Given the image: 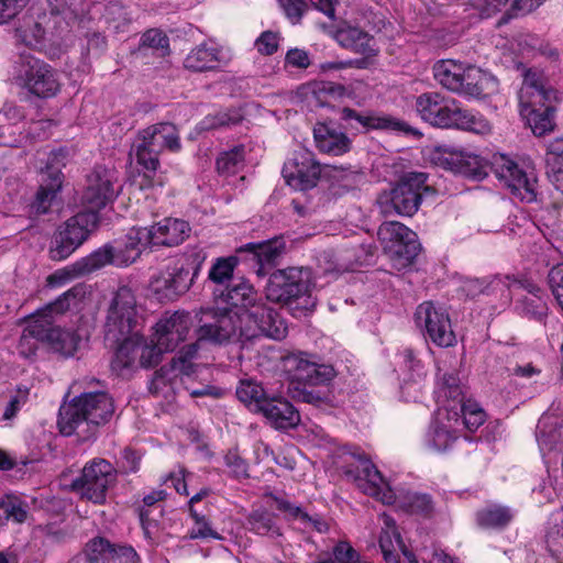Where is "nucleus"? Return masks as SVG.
Segmentation results:
<instances>
[{"label": "nucleus", "mask_w": 563, "mask_h": 563, "mask_svg": "<svg viewBox=\"0 0 563 563\" xmlns=\"http://www.w3.org/2000/svg\"><path fill=\"white\" fill-rule=\"evenodd\" d=\"M220 297L222 298V301L231 306V308L223 310H201L202 317L199 319L201 324L206 321H210V314L212 313H244V310H247L260 299V296L253 285L243 278L234 279L224 291L220 292Z\"/></svg>", "instance_id": "obj_20"}, {"label": "nucleus", "mask_w": 563, "mask_h": 563, "mask_svg": "<svg viewBox=\"0 0 563 563\" xmlns=\"http://www.w3.org/2000/svg\"><path fill=\"white\" fill-rule=\"evenodd\" d=\"M190 517L194 520V526L189 529L187 538L190 540L197 539H216L221 540L222 537L211 528L210 521L206 516L200 515L194 507L189 509Z\"/></svg>", "instance_id": "obj_54"}, {"label": "nucleus", "mask_w": 563, "mask_h": 563, "mask_svg": "<svg viewBox=\"0 0 563 563\" xmlns=\"http://www.w3.org/2000/svg\"><path fill=\"white\" fill-rule=\"evenodd\" d=\"M53 14L64 15L65 20H75L84 12L82 0H53L49 1Z\"/></svg>", "instance_id": "obj_61"}, {"label": "nucleus", "mask_w": 563, "mask_h": 563, "mask_svg": "<svg viewBox=\"0 0 563 563\" xmlns=\"http://www.w3.org/2000/svg\"><path fill=\"white\" fill-rule=\"evenodd\" d=\"M334 37L342 47L356 53L371 54L374 52L373 37L360 27L351 25L340 27Z\"/></svg>", "instance_id": "obj_34"}, {"label": "nucleus", "mask_w": 563, "mask_h": 563, "mask_svg": "<svg viewBox=\"0 0 563 563\" xmlns=\"http://www.w3.org/2000/svg\"><path fill=\"white\" fill-rule=\"evenodd\" d=\"M438 386L440 397L443 398L440 415H442V411H444V405L454 404L455 401L461 402L463 399H465L462 387L460 385V379L454 373H441V369L439 368Z\"/></svg>", "instance_id": "obj_39"}, {"label": "nucleus", "mask_w": 563, "mask_h": 563, "mask_svg": "<svg viewBox=\"0 0 563 563\" xmlns=\"http://www.w3.org/2000/svg\"><path fill=\"white\" fill-rule=\"evenodd\" d=\"M291 362H294V379L307 385L317 386L325 384L335 375L333 366L328 364H318L305 358H294Z\"/></svg>", "instance_id": "obj_30"}, {"label": "nucleus", "mask_w": 563, "mask_h": 563, "mask_svg": "<svg viewBox=\"0 0 563 563\" xmlns=\"http://www.w3.org/2000/svg\"><path fill=\"white\" fill-rule=\"evenodd\" d=\"M258 412H262L277 429L294 428L300 421V416L295 407L283 398L267 397Z\"/></svg>", "instance_id": "obj_28"}, {"label": "nucleus", "mask_w": 563, "mask_h": 563, "mask_svg": "<svg viewBox=\"0 0 563 563\" xmlns=\"http://www.w3.org/2000/svg\"><path fill=\"white\" fill-rule=\"evenodd\" d=\"M236 264L234 257H221L211 266L208 277L209 279L221 286L233 278V271Z\"/></svg>", "instance_id": "obj_56"}, {"label": "nucleus", "mask_w": 563, "mask_h": 563, "mask_svg": "<svg viewBox=\"0 0 563 563\" xmlns=\"http://www.w3.org/2000/svg\"><path fill=\"white\" fill-rule=\"evenodd\" d=\"M143 47L153 48L163 57L169 54V40L163 31L151 29L141 37L140 48Z\"/></svg>", "instance_id": "obj_57"}, {"label": "nucleus", "mask_w": 563, "mask_h": 563, "mask_svg": "<svg viewBox=\"0 0 563 563\" xmlns=\"http://www.w3.org/2000/svg\"><path fill=\"white\" fill-rule=\"evenodd\" d=\"M121 340L122 343L119 345L111 362L112 369L118 374H123L125 369H132L139 366L136 335L133 333Z\"/></svg>", "instance_id": "obj_36"}, {"label": "nucleus", "mask_w": 563, "mask_h": 563, "mask_svg": "<svg viewBox=\"0 0 563 563\" xmlns=\"http://www.w3.org/2000/svg\"><path fill=\"white\" fill-rule=\"evenodd\" d=\"M45 30L40 21L33 15H25L15 29L18 41L29 47H35L44 38Z\"/></svg>", "instance_id": "obj_44"}, {"label": "nucleus", "mask_w": 563, "mask_h": 563, "mask_svg": "<svg viewBox=\"0 0 563 563\" xmlns=\"http://www.w3.org/2000/svg\"><path fill=\"white\" fill-rule=\"evenodd\" d=\"M516 309L520 314L537 321H542L548 316L549 310L540 294L523 296L517 301Z\"/></svg>", "instance_id": "obj_48"}, {"label": "nucleus", "mask_w": 563, "mask_h": 563, "mask_svg": "<svg viewBox=\"0 0 563 563\" xmlns=\"http://www.w3.org/2000/svg\"><path fill=\"white\" fill-rule=\"evenodd\" d=\"M342 472L364 494L373 496L386 505L396 501L394 492L388 487L380 472L368 459L361 455H352V461L342 466Z\"/></svg>", "instance_id": "obj_14"}, {"label": "nucleus", "mask_w": 563, "mask_h": 563, "mask_svg": "<svg viewBox=\"0 0 563 563\" xmlns=\"http://www.w3.org/2000/svg\"><path fill=\"white\" fill-rule=\"evenodd\" d=\"M312 272L305 267H288L271 274L266 298L296 310H309L316 306L311 295Z\"/></svg>", "instance_id": "obj_6"}, {"label": "nucleus", "mask_w": 563, "mask_h": 563, "mask_svg": "<svg viewBox=\"0 0 563 563\" xmlns=\"http://www.w3.org/2000/svg\"><path fill=\"white\" fill-rule=\"evenodd\" d=\"M153 245L175 246L183 243L190 232L189 223L174 218H165L148 228Z\"/></svg>", "instance_id": "obj_26"}, {"label": "nucleus", "mask_w": 563, "mask_h": 563, "mask_svg": "<svg viewBox=\"0 0 563 563\" xmlns=\"http://www.w3.org/2000/svg\"><path fill=\"white\" fill-rule=\"evenodd\" d=\"M166 497L165 490H153L143 498V506L140 508V520L145 538L155 543L159 537V519L163 516V508L159 505Z\"/></svg>", "instance_id": "obj_25"}, {"label": "nucleus", "mask_w": 563, "mask_h": 563, "mask_svg": "<svg viewBox=\"0 0 563 563\" xmlns=\"http://www.w3.org/2000/svg\"><path fill=\"white\" fill-rule=\"evenodd\" d=\"M317 147L330 155H342L350 151L351 141L341 131L325 123H318L313 129Z\"/></svg>", "instance_id": "obj_31"}, {"label": "nucleus", "mask_w": 563, "mask_h": 563, "mask_svg": "<svg viewBox=\"0 0 563 563\" xmlns=\"http://www.w3.org/2000/svg\"><path fill=\"white\" fill-rule=\"evenodd\" d=\"M445 419L461 424L470 432L476 431L486 420L483 408L472 399H463L461 402L444 405Z\"/></svg>", "instance_id": "obj_24"}, {"label": "nucleus", "mask_w": 563, "mask_h": 563, "mask_svg": "<svg viewBox=\"0 0 563 563\" xmlns=\"http://www.w3.org/2000/svg\"><path fill=\"white\" fill-rule=\"evenodd\" d=\"M555 520L560 523L556 526L555 532L548 537V549L552 558L558 563H563V507L554 512Z\"/></svg>", "instance_id": "obj_59"}, {"label": "nucleus", "mask_w": 563, "mask_h": 563, "mask_svg": "<svg viewBox=\"0 0 563 563\" xmlns=\"http://www.w3.org/2000/svg\"><path fill=\"white\" fill-rule=\"evenodd\" d=\"M80 338L70 330L55 328L47 341L51 349L65 357L73 356L78 349Z\"/></svg>", "instance_id": "obj_46"}, {"label": "nucleus", "mask_w": 563, "mask_h": 563, "mask_svg": "<svg viewBox=\"0 0 563 563\" xmlns=\"http://www.w3.org/2000/svg\"><path fill=\"white\" fill-rule=\"evenodd\" d=\"M236 397L251 410L258 412L268 396L261 384L252 379H242L236 387Z\"/></svg>", "instance_id": "obj_42"}, {"label": "nucleus", "mask_w": 563, "mask_h": 563, "mask_svg": "<svg viewBox=\"0 0 563 563\" xmlns=\"http://www.w3.org/2000/svg\"><path fill=\"white\" fill-rule=\"evenodd\" d=\"M520 111L555 104L556 90L549 84L543 71L538 68H523L522 85L518 92Z\"/></svg>", "instance_id": "obj_17"}, {"label": "nucleus", "mask_w": 563, "mask_h": 563, "mask_svg": "<svg viewBox=\"0 0 563 563\" xmlns=\"http://www.w3.org/2000/svg\"><path fill=\"white\" fill-rule=\"evenodd\" d=\"M545 162L550 181L563 194V139L554 140L549 144Z\"/></svg>", "instance_id": "obj_38"}, {"label": "nucleus", "mask_w": 563, "mask_h": 563, "mask_svg": "<svg viewBox=\"0 0 563 563\" xmlns=\"http://www.w3.org/2000/svg\"><path fill=\"white\" fill-rule=\"evenodd\" d=\"M493 165L496 177L516 198L525 202L537 200L538 180L533 167L519 165L505 155L495 157Z\"/></svg>", "instance_id": "obj_13"}, {"label": "nucleus", "mask_w": 563, "mask_h": 563, "mask_svg": "<svg viewBox=\"0 0 563 563\" xmlns=\"http://www.w3.org/2000/svg\"><path fill=\"white\" fill-rule=\"evenodd\" d=\"M136 297L129 286L119 287L109 300L104 322L108 340L119 342L136 332L139 327Z\"/></svg>", "instance_id": "obj_9"}, {"label": "nucleus", "mask_w": 563, "mask_h": 563, "mask_svg": "<svg viewBox=\"0 0 563 563\" xmlns=\"http://www.w3.org/2000/svg\"><path fill=\"white\" fill-rule=\"evenodd\" d=\"M197 350V343L189 344L181 350L180 355L174 358L170 364L157 369L150 383V391L154 396L167 400L173 398L180 380V374L189 375L191 373L192 364L190 360L196 355Z\"/></svg>", "instance_id": "obj_16"}, {"label": "nucleus", "mask_w": 563, "mask_h": 563, "mask_svg": "<svg viewBox=\"0 0 563 563\" xmlns=\"http://www.w3.org/2000/svg\"><path fill=\"white\" fill-rule=\"evenodd\" d=\"M192 325L190 313L176 311L173 314L165 316L155 325V336L157 342L173 351L180 342L185 341Z\"/></svg>", "instance_id": "obj_21"}, {"label": "nucleus", "mask_w": 563, "mask_h": 563, "mask_svg": "<svg viewBox=\"0 0 563 563\" xmlns=\"http://www.w3.org/2000/svg\"><path fill=\"white\" fill-rule=\"evenodd\" d=\"M221 51L214 43H202L191 49L185 58V67L194 71H206L219 67Z\"/></svg>", "instance_id": "obj_33"}, {"label": "nucleus", "mask_w": 563, "mask_h": 563, "mask_svg": "<svg viewBox=\"0 0 563 563\" xmlns=\"http://www.w3.org/2000/svg\"><path fill=\"white\" fill-rule=\"evenodd\" d=\"M516 516V511L504 505H489L476 514L477 523L487 529H503L507 527Z\"/></svg>", "instance_id": "obj_35"}, {"label": "nucleus", "mask_w": 563, "mask_h": 563, "mask_svg": "<svg viewBox=\"0 0 563 563\" xmlns=\"http://www.w3.org/2000/svg\"><path fill=\"white\" fill-rule=\"evenodd\" d=\"M115 257L117 252L114 246L106 244L84 257L80 262H77L75 264V271H77L78 275H84L100 269L109 264L118 266Z\"/></svg>", "instance_id": "obj_37"}, {"label": "nucleus", "mask_w": 563, "mask_h": 563, "mask_svg": "<svg viewBox=\"0 0 563 563\" xmlns=\"http://www.w3.org/2000/svg\"><path fill=\"white\" fill-rule=\"evenodd\" d=\"M85 296V289L82 286H75L71 289L64 292L55 301L48 303L44 311L52 316L53 313H64L71 307H76Z\"/></svg>", "instance_id": "obj_52"}, {"label": "nucleus", "mask_w": 563, "mask_h": 563, "mask_svg": "<svg viewBox=\"0 0 563 563\" xmlns=\"http://www.w3.org/2000/svg\"><path fill=\"white\" fill-rule=\"evenodd\" d=\"M211 320L197 329L198 342L241 343L258 336L282 340L287 334V325L278 312L261 297L244 313H212Z\"/></svg>", "instance_id": "obj_1"}, {"label": "nucleus", "mask_w": 563, "mask_h": 563, "mask_svg": "<svg viewBox=\"0 0 563 563\" xmlns=\"http://www.w3.org/2000/svg\"><path fill=\"white\" fill-rule=\"evenodd\" d=\"M415 322L424 338L437 346L449 347L456 342L448 311L433 301H424L417 307Z\"/></svg>", "instance_id": "obj_15"}, {"label": "nucleus", "mask_w": 563, "mask_h": 563, "mask_svg": "<svg viewBox=\"0 0 563 563\" xmlns=\"http://www.w3.org/2000/svg\"><path fill=\"white\" fill-rule=\"evenodd\" d=\"M320 173V165L314 161L313 154L306 148L296 151L283 168L287 183L299 190L314 187Z\"/></svg>", "instance_id": "obj_19"}, {"label": "nucleus", "mask_w": 563, "mask_h": 563, "mask_svg": "<svg viewBox=\"0 0 563 563\" xmlns=\"http://www.w3.org/2000/svg\"><path fill=\"white\" fill-rule=\"evenodd\" d=\"M14 81L31 95L42 99L56 96L60 89L55 69L33 56H21L14 74Z\"/></svg>", "instance_id": "obj_11"}, {"label": "nucleus", "mask_w": 563, "mask_h": 563, "mask_svg": "<svg viewBox=\"0 0 563 563\" xmlns=\"http://www.w3.org/2000/svg\"><path fill=\"white\" fill-rule=\"evenodd\" d=\"M137 354H139V366L151 367L159 362L161 355L164 352H168V349H162L163 346L157 342L154 335L151 344H148L143 338L137 336Z\"/></svg>", "instance_id": "obj_51"}, {"label": "nucleus", "mask_w": 563, "mask_h": 563, "mask_svg": "<svg viewBox=\"0 0 563 563\" xmlns=\"http://www.w3.org/2000/svg\"><path fill=\"white\" fill-rule=\"evenodd\" d=\"M432 70L439 85L465 98L483 99L498 91L497 78L474 65L442 59Z\"/></svg>", "instance_id": "obj_4"}, {"label": "nucleus", "mask_w": 563, "mask_h": 563, "mask_svg": "<svg viewBox=\"0 0 563 563\" xmlns=\"http://www.w3.org/2000/svg\"><path fill=\"white\" fill-rule=\"evenodd\" d=\"M62 185L63 174L59 169L47 166L45 170H42L41 185L32 205V209L36 214H44L48 211Z\"/></svg>", "instance_id": "obj_29"}, {"label": "nucleus", "mask_w": 563, "mask_h": 563, "mask_svg": "<svg viewBox=\"0 0 563 563\" xmlns=\"http://www.w3.org/2000/svg\"><path fill=\"white\" fill-rule=\"evenodd\" d=\"M377 236L385 254L397 271L409 267L420 253L421 245L416 232L398 221L383 222L378 228Z\"/></svg>", "instance_id": "obj_8"}, {"label": "nucleus", "mask_w": 563, "mask_h": 563, "mask_svg": "<svg viewBox=\"0 0 563 563\" xmlns=\"http://www.w3.org/2000/svg\"><path fill=\"white\" fill-rule=\"evenodd\" d=\"M29 517V506L25 501L15 496L0 498V522L12 521L23 523Z\"/></svg>", "instance_id": "obj_45"}, {"label": "nucleus", "mask_w": 563, "mask_h": 563, "mask_svg": "<svg viewBox=\"0 0 563 563\" xmlns=\"http://www.w3.org/2000/svg\"><path fill=\"white\" fill-rule=\"evenodd\" d=\"M385 525L387 529L383 530L379 536V548L383 554L395 552L396 545L402 548V540L396 529L395 521L390 517H385Z\"/></svg>", "instance_id": "obj_58"}, {"label": "nucleus", "mask_w": 563, "mask_h": 563, "mask_svg": "<svg viewBox=\"0 0 563 563\" xmlns=\"http://www.w3.org/2000/svg\"><path fill=\"white\" fill-rule=\"evenodd\" d=\"M141 558L132 545L113 544L108 563H140Z\"/></svg>", "instance_id": "obj_64"}, {"label": "nucleus", "mask_w": 563, "mask_h": 563, "mask_svg": "<svg viewBox=\"0 0 563 563\" xmlns=\"http://www.w3.org/2000/svg\"><path fill=\"white\" fill-rule=\"evenodd\" d=\"M189 272H162L151 280V288L159 300L173 301L185 294L190 286Z\"/></svg>", "instance_id": "obj_23"}, {"label": "nucleus", "mask_w": 563, "mask_h": 563, "mask_svg": "<svg viewBox=\"0 0 563 563\" xmlns=\"http://www.w3.org/2000/svg\"><path fill=\"white\" fill-rule=\"evenodd\" d=\"M415 110L422 121L434 128L464 130L483 135L492 131L490 122L483 114L463 109L455 99L437 91L419 95Z\"/></svg>", "instance_id": "obj_2"}, {"label": "nucleus", "mask_w": 563, "mask_h": 563, "mask_svg": "<svg viewBox=\"0 0 563 563\" xmlns=\"http://www.w3.org/2000/svg\"><path fill=\"white\" fill-rule=\"evenodd\" d=\"M243 115L240 110L231 109L223 112H218L214 115L205 118L201 122L203 129H217L222 126H231L241 122Z\"/></svg>", "instance_id": "obj_60"}, {"label": "nucleus", "mask_w": 563, "mask_h": 563, "mask_svg": "<svg viewBox=\"0 0 563 563\" xmlns=\"http://www.w3.org/2000/svg\"><path fill=\"white\" fill-rule=\"evenodd\" d=\"M244 249L253 254L258 265L256 274L258 276H265L268 273V268L275 264L276 260L284 252L285 242L282 238H275L261 243H249Z\"/></svg>", "instance_id": "obj_32"}, {"label": "nucleus", "mask_w": 563, "mask_h": 563, "mask_svg": "<svg viewBox=\"0 0 563 563\" xmlns=\"http://www.w3.org/2000/svg\"><path fill=\"white\" fill-rule=\"evenodd\" d=\"M399 498L400 506L410 514L429 516L433 512V501L428 494L408 492Z\"/></svg>", "instance_id": "obj_50"}, {"label": "nucleus", "mask_w": 563, "mask_h": 563, "mask_svg": "<svg viewBox=\"0 0 563 563\" xmlns=\"http://www.w3.org/2000/svg\"><path fill=\"white\" fill-rule=\"evenodd\" d=\"M111 544L107 539L97 537L86 543L84 553L75 556L69 563H108L110 558Z\"/></svg>", "instance_id": "obj_41"}, {"label": "nucleus", "mask_w": 563, "mask_h": 563, "mask_svg": "<svg viewBox=\"0 0 563 563\" xmlns=\"http://www.w3.org/2000/svg\"><path fill=\"white\" fill-rule=\"evenodd\" d=\"M168 150L170 152H179L181 142L177 126L170 122H159L152 124L139 131L132 145V152L135 155L136 163L145 170V185L140 187L154 186L151 180V174H154L159 167V154Z\"/></svg>", "instance_id": "obj_5"}, {"label": "nucleus", "mask_w": 563, "mask_h": 563, "mask_svg": "<svg viewBox=\"0 0 563 563\" xmlns=\"http://www.w3.org/2000/svg\"><path fill=\"white\" fill-rule=\"evenodd\" d=\"M457 431L453 421L437 420L430 428L429 443L435 451H445L457 439Z\"/></svg>", "instance_id": "obj_40"}, {"label": "nucleus", "mask_w": 563, "mask_h": 563, "mask_svg": "<svg viewBox=\"0 0 563 563\" xmlns=\"http://www.w3.org/2000/svg\"><path fill=\"white\" fill-rule=\"evenodd\" d=\"M341 119L347 122L353 129H379L386 125L385 119L361 113L351 108L342 109Z\"/></svg>", "instance_id": "obj_53"}, {"label": "nucleus", "mask_w": 563, "mask_h": 563, "mask_svg": "<svg viewBox=\"0 0 563 563\" xmlns=\"http://www.w3.org/2000/svg\"><path fill=\"white\" fill-rule=\"evenodd\" d=\"M548 284L558 306L563 311V263H559L550 269Z\"/></svg>", "instance_id": "obj_63"}, {"label": "nucleus", "mask_w": 563, "mask_h": 563, "mask_svg": "<svg viewBox=\"0 0 563 563\" xmlns=\"http://www.w3.org/2000/svg\"><path fill=\"white\" fill-rule=\"evenodd\" d=\"M244 165V147L236 146L222 153L217 159V169L224 175L236 174Z\"/></svg>", "instance_id": "obj_55"}, {"label": "nucleus", "mask_w": 563, "mask_h": 563, "mask_svg": "<svg viewBox=\"0 0 563 563\" xmlns=\"http://www.w3.org/2000/svg\"><path fill=\"white\" fill-rule=\"evenodd\" d=\"M554 111L555 107L552 104L543 108L541 107L520 111V113L527 119L532 132L536 135L541 136L553 129Z\"/></svg>", "instance_id": "obj_43"}, {"label": "nucleus", "mask_w": 563, "mask_h": 563, "mask_svg": "<svg viewBox=\"0 0 563 563\" xmlns=\"http://www.w3.org/2000/svg\"><path fill=\"white\" fill-rule=\"evenodd\" d=\"M424 173H407L390 190L383 191L376 200L385 217H412L419 209L423 192L431 191Z\"/></svg>", "instance_id": "obj_7"}, {"label": "nucleus", "mask_w": 563, "mask_h": 563, "mask_svg": "<svg viewBox=\"0 0 563 563\" xmlns=\"http://www.w3.org/2000/svg\"><path fill=\"white\" fill-rule=\"evenodd\" d=\"M498 283L500 286L507 287L510 289L511 287H518L528 291L529 295L541 294V288L530 278L526 276H496L493 279V284Z\"/></svg>", "instance_id": "obj_62"}, {"label": "nucleus", "mask_w": 563, "mask_h": 563, "mask_svg": "<svg viewBox=\"0 0 563 563\" xmlns=\"http://www.w3.org/2000/svg\"><path fill=\"white\" fill-rule=\"evenodd\" d=\"M115 467L104 459H92L82 467L71 484V489L93 504L106 503L108 489L117 482Z\"/></svg>", "instance_id": "obj_10"}, {"label": "nucleus", "mask_w": 563, "mask_h": 563, "mask_svg": "<svg viewBox=\"0 0 563 563\" xmlns=\"http://www.w3.org/2000/svg\"><path fill=\"white\" fill-rule=\"evenodd\" d=\"M114 411L111 397L104 391L84 393L59 409L58 428L63 435L86 437L109 421Z\"/></svg>", "instance_id": "obj_3"}, {"label": "nucleus", "mask_w": 563, "mask_h": 563, "mask_svg": "<svg viewBox=\"0 0 563 563\" xmlns=\"http://www.w3.org/2000/svg\"><path fill=\"white\" fill-rule=\"evenodd\" d=\"M150 245H153V243L148 228H132L126 233L123 242L114 247L118 266H129L134 263L140 257L143 250Z\"/></svg>", "instance_id": "obj_27"}, {"label": "nucleus", "mask_w": 563, "mask_h": 563, "mask_svg": "<svg viewBox=\"0 0 563 563\" xmlns=\"http://www.w3.org/2000/svg\"><path fill=\"white\" fill-rule=\"evenodd\" d=\"M99 217L96 212H79L69 218L54 236L49 249L53 261H63L70 256L97 228Z\"/></svg>", "instance_id": "obj_12"}, {"label": "nucleus", "mask_w": 563, "mask_h": 563, "mask_svg": "<svg viewBox=\"0 0 563 563\" xmlns=\"http://www.w3.org/2000/svg\"><path fill=\"white\" fill-rule=\"evenodd\" d=\"M52 322V316L45 312L43 308L27 320L23 331L40 342H47L51 339V333L55 330Z\"/></svg>", "instance_id": "obj_47"}, {"label": "nucleus", "mask_w": 563, "mask_h": 563, "mask_svg": "<svg viewBox=\"0 0 563 563\" xmlns=\"http://www.w3.org/2000/svg\"><path fill=\"white\" fill-rule=\"evenodd\" d=\"M441 165L454 174L479 180L486 176L479 156L457 150H444L440 158Z\"/></svg>", "instance_id": "obj_22"}, {"label": "nucleus", "mask_w": 563, "mask_h": 563, "mask_svg": "<svg viewBox=\"0 0 563 563\" xmlns=\"http://www.w3.org/2000/svg\"><path fill=\"white\" fill-rule=\"evenodd\" d=\"M118 177L114 170L104 167L95 168L87 177V186L82 195V203L87 212H96L111 203L118 196L115 187Z\"/></svg>", "instance_id": "obj_18"}, {"label": "nucleus", "mask_w": 563, "mask_h": 563, "mask_svg": "<svg viewBox=\"0 0 563 563\" xmlns=\"http://www.w3.org/2000/svg\"><path fill=\"white\" fill-rule=\"evenodd\" d=\"M247 523L253 532L260 536H269L272 538L280 537V529L276 526L273 515L266 510H255L249 518Z\"/></svg>", "instance_id": "obj_49"}]
</instances>
